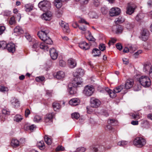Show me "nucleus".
<instances>
[{
  "mask_svg": "<svg viewBox=\"0 0 152 152\" xmlns=\"http://www.w3.org/2000/svg\"><path fill=\"white\" fill-rule=\"evenodd\" d=\"M124 85H120L114 89V91L116 93L120 92L124 88Z\"/></svg>",
  "mask_w": 152,
  "mask_h": 152,
  "instance_id": "33",
  "label": "nucleus"
},
{
  "mask_svg": "<svg viewBox=\"0 0 152 152\" xmlns=\"http://www.w3.org/2000/svg\"><path fill=\"white\" fill-rule=\"evenodd\" d=\"M107 122L108 124L115 125L116 124L117 122L115 119H110L108 120Z\"/></svg>",
  "mask_w": 152,
  "mask_h": 152,
  "instance_id": "40",
  "label": "nucleus"
},
{
  "mask_svg": "<svg viewBox=\"0 0 152 152\" xmlns=\"http://www.w3.org/2000/svg\"><path fill=\"white\" fill-rule=\"evenodd\" d=\"M34 7V5L32 4H27L24 6L25 10L26 12H29L33 10Z\"/></svg>",
  "mask_w": 152,
  "mask_h": 152,
  "instance_id": "20",
  "label": "nucleus"
},
{
  "mask_svg": "<svg viewBox=\"0 0 152 152\" xmlns=\"http://www.w3.org/2000/svg\"><path fill=\"white\" fill-rule=\"evenodd\" d=\"M12 105L15 108H17L20 106V102L18 99L15 98H13L11 100Z\"/></svg>",
  "mask_w": 152,
  "mask_h": 152,
  "instance_id": "17",
  "label": "nucleus"
},
{
  "mask_svg": "<svg viewBox=\"0 0 152 152\" xmlns=\"http://www.w3.org/2000/svg\"><path fill=\"white\" fill-rule=\"evenodd\" d=\"M64 148L62 146H58L56 148V151H63L64 150Z\"/></svg>",
  "mask_w": 152,
  "mask_h": 152,
  "instance_id": "53",
  "label": "nucleus"
},
{
  "mask_svg": "<svg viewBox=\"0 0 152 152\" xmlns=\"http://www.w3.org/2000/svg\"><path fill=\"white\" fill-rule=\"evenodd\" d=\"M37 146L40 149L44 148L45 145L43 141H41L39 142L37 144Z\"/></svg>",
  "mask_w": 152,
  "mask_h": 152,
  "instance_id": "42",
  "label": "nucleus"
},
{
  "mask_svg": "<svg viewBox=\"0 0 152 152\" xmlns=\"http://www.w3.org/2000/svg\"><path fill=\"white\" fill-rule=\"evenodd\" d=\"M38 6L43 11L45 12L48 11L51 7L50 2L44 0L40 2Z\"/></svg>",
  "mask_w": 152,
  "mask_h": 152,
  "instance_id": "2",
  "label": "nucleus"
},
{
  "mask_svg": "<svg viewBox=\"0 0 152 152\" xmlns=\"http://www.w3.org/2000/svg\"><path fill=\"white\" fill-rule=\"evenodd\" d=\"M116 46L117 49L121 50L122 49V46L120 43H118L116 44Z\"/></svg>",
  "mask_w": 152,
  "mask_h": 152,
  "instance_id": "57",
  "label": "nucleus"
},
{
  "mask_svg": "<svg viewBox=\"0 0 152 152\" xmlns=\"http://www.w3.org/2000/svg\"><path fill=\"white\" fill-rule=\"evenodd\" d=\"M22 117L19 115H15L14 118V120L15 121L17 122H19L21 121L22 119Z\"/></svg>",
  "mask_w": 152,
  "mask_h": 152,
  "instance_id": "37",
  "label": "nucleus"
},
{
  "mask_svg": "<svg viewBox=\"0 0 152 152\" xmlns=\"http://www.w3.org/2000/svg\"><path fill=\"white\" fill-rule=\"evenodd\" d=\"M41 119L42 118L40 117L39 115H37L35 116L34 118V122H38L41 120Z\"/></svg>",
  "mask_w": 152,
  "mask_h": 152,
  "instance_id": "51",
  "label": "nucleus"
},
{
  "mask_svg": "<svg viewBox=\"0 0 152 152\" xmlns=\"http://www.w3.org/2000/svg\"><path fill=\"white\" fill-rule=\"evenodd\" d=\"M82 79L79 77H74L72 83L68 85V91L70 94H74L77 93V88L82 84Z\"/></svg>",
  "mask_w": 152,
  "mask_h": 152,
  "instance_id": "1",
  "label": "nucleus"
},
{
  "mask_svg": "<svg viewBox=\"0 0 152 152\" xmlns=\"http://www.w3.org/2000/svg\"><path fill=\"white\" fill-rule=\"evenodd\" d=\"M126 27L128 29H130L133 27L132 25L130 23H128L126 24Z\"/></svg>",
  "mask_w": 152,
  "mask_h": 152,
  "instance_id": "63",
  "label": "nucleus"
},
{
  "mask_svg": "<svg viewBox=\"0 0 152 152\" xmlns=\"http://www.w3.org/2000/svg\"><path fill=\"white\" fill-rule=\"evenodd\" d=\"M59 64L60 66L64 67L66 65V62L63 60H60L59 61Z\"/></svg>",
  "mask_w": 152,
  "mask_h": 152,
  "instance_id": "55",
  "label": "nucleus"
},
{
  "mask_svg": "<svg viewBox=\"0 0 152 152\" xmlns=\"http://www.w3.org/2000/svg\"><path fill=\"white\" fill-rule=\"evenodd\" d=\"M30 113V111L28 109H26L25 111V116L26 117H27L29 115Z\"/></svg>",
  "mask_w": 152,
  "mask_h": 152,
  "instance_id": "61",
  "label": "nucleus"
},
{
  "mask_svg": "<svg viewBox=\"0 0 152 152\" xmlns=\"http://www.w3.org/2000/svg\"><path fill=\"white\" fill-rule=\"evenodd\" d=\"M11 145L13 147H16L19 145V141L15 139H13L11 142Z\"/></svg>",
  "mask_w": 152,
  "mask_h": 152,
  "instance_id": "32",
  "label": "nucleus"
},
{
  "mask_svg": "<svg viewBox=\"0 0 152 152\" xmlns=\"http://www.w3.org/2000/svg\"><path fill=\"white\" fill-rule=\"evenodd\" d=\"M143 15L142 13H140L136 16L135 19L137 21H139L143 18Z\"/></svg>",
  "mask_w": 152,
  "mask_h": 152,
  "instance_id": "45",
  "label": "nucleus"
},
{
  "mask_svg": "<svg viewBox=\"0 0 152 152\" xmlns=\"http://www.w3.org/2000/svg\"><path fill=\"white\" fill-rule=\"evenodd\" d=\"M59 23L62 28L64 32L68 33L69 32V29L68 23H65L62 20Z\"/></svg>",
  "mask_w": 152,
  "mask_h": 152,
  "instance_id": "11",
  "label": "nucleus"
},
{
  "mask_svg": "<svg viewBox=\"0 0 152 152\" xmlns=\"http://www.w3.org/2000/svg\"><path fill=\"white\" fill-rule=\"evenodd\" d=\"M23 31L21 27L16 26L14 29L13 34L15 35H19L23 33Z\"/></svg>",
  "mask_w": 152,
  "mask_h": 152,
  "instance_id": "16",
  "label": "nucleus"
},
{
  "mask_svg": "<svg viewBox=\"0 0 152 152\" xmlns=\"http://www.w3.org/2000/svg\"><path fill=\"white\" fill-rule=\"evenodd\" d=\"M86 34L88 35L87 36L86 38L89 41L92 42H94L96 40V39L91 35V33L89 31H88L86 33Z\"/></svg>",
  "mask_w": 152,
  "mask_h": 152,
  "instance_id": "25",
  "label": "nucleus"
},
{
  "mask_svg": "<svg viewBox=\"0 0 152 152\" xmlns=\"http://www.w3.org/2000/svg\"><path fill=\"white\" fill-rule=\"evenodd\" d=\"M128 144V142L126 141H121L118 142V145L121 146H124Z\"/></svg>",
  "mask_w": 152,
  "mask_h": 152,
  "instance_id": "44",
  "label": "nucleus"
},
{
  "mask_svg": "<svg viewBox=\"0 0 152 152\" xmlns=\"http://www.w3.org/2000/svg\"><path fill=\"white\" fill-rule=\"evenodd\" d=\"M25 36V37L26 38V39L28 40V41L29 42H31V41L32 40L31 37L29 34H26Z\"/></svg>",
  "mask_w": 152,
  "mask_h": 152,
  "instance_id": "52",
  "label": "nucleus"
},
{
  "mask_svg": "<svg viewBox=\"0 0 152 152\" xmlns=\"http://www.w3.org/2000/svg\"><path fill=\"white\" fill-rule=\"evenodd\" d=\"M62 2L60 0H55L54 1V5L57 8H61L62 5Z\"/></svg>",
  "mask_w": 152,
  "mask_h": 152,
  "instance_id": "29",
  "label": "nucleus"
},
{
  "mask_svg": "<svg viewBox=\"0 0 152 152\" xmlns=\"http://www.w3.org/2000/svg\"><path fill=\"white\" fill-rule=\"evenodd\" d=\"M92 53L94 54V57L99 56L101 54V51L97 48L93 49L92 51Z\"/></svg>",
  "mask_w": 152,
  "mask_h": 152,
  "instance_id": "30",
  "label": "nucleus"
},
{
  "mask_svg": "<svg viewBox=\"0 0 152 152\" xmlns=\"http://www.w3.org/2000/svg\"><path fill=\"white\" fill-rule=\"evenodd\" d=\"M46 39H47L43 40L44 42L41 43L40 45V48L42 49L48 50V47L46 44L51 45L53 43V41L48 37L46 38Z\"/></svg>",
  "mask_w": 152,
  "mask_h": 152,
  "instance_id": "6",
  "label": "nucleus"
},
{
  "mask_svg": "<svg viewBox=\"0 0 152 152\" xmlns=\"http://www.w3.org/2000/svg\"><path fill=\"white\" fill-rule=\"evenodd\" d=\"M5 29V27L4 26H0V35L4 32Z\"/></svg>",
  "mask_w": 152,
  "mask_h": 152,
  "instance_id": "58",
  "label": "nucleus"
},
{
  "mask_svg": "<svg viewBox=\"0 0 152 152\" xmlns=\"http://www.w3.org/2000/svg\"><path fill=\"white\" fill-rule=\"evenodd\" d=\"M68 62L71 68H73L76 66V63L74 59L70 58L68 60Z\"/></svg>",
  "mask_w": 152,
  "mask_h": 152,
  "instance_id": "26",
  "label": "nucleus"
},
{
  "mask_svg": "<svg viewBox=\"0 0 152 152\" xmlns=\"http://www.w3.org/2000/svg\"><path fill=\"white\" fill-rule=\"evenodd\" d=\"M33 42L34 43L32 46V48L35 49L38 48L41 43H39L37 41H35L34 40Z\"/></svg>",
  "mask_w": 152,
  "mask_h": 152,
  "instance_id": "36",
  "label": "nucleus"
},
{
  "mask_svg": "<svg viewBox=\"0 0 152 152\" xmlns=\"http://www.w3.org/2000/svg\"><path fill=\"white\" fill-rule=\"evenodd\" d=\"M90 0H80V3L82 5L87 4Z\"/></svg>",
  "mask_w": 152,
  "mask_h": 152,
  "instance_id": "54",
  "label": "nucleus"
},
{
  "mask_svg": "<svg viewBox=\"0 0 152 152\" xmlns=\"http://www.w3.org/2000/svg\"><path fill=\"white\" fill-rule=\"evenodd\" d=\"M140 83L145 87H149L151 84L150 79L147 76H141L139 79Z\"/></svg>",
  "mask_w": 152,
  "mask_h": 152,
  "instance_id": "3",
  "label": "nucleus"
},
{
  "mask_svg": "<svg viewBox=\"0 0 152 152\" xmlns=\"http://www.w3.org/2000/svg\"><path fill=\"white\" fill-rule=\"evenodd\" d=\"M64 72L62 71H59L57 72L55 77L57 79H61L64 78Z\"/></svg>",
  "mask_w": 152,
  "mask_h": 152,
  "instance_id": "27",
  "label": "nucleus"
},
{
  "mask_svg": "<svg viewBox=\"0 0 152 152\" xmlns=\"http://www.w3.org/2000/svg\"><path fill=\"white\" fill-rule=\"evenodd\" d=\"M105 90L109 94L110 97L114 98L116 96V93H117L114 92V91H112L108 88H105Z\"/></svg>",
  "mask_w": 152,
  "mask_h": 152,
  "instance_id": "22",
  "label": "nucleus"
},
{
  "mask_svg": "<svg viewBox=\"0 0 152 152\" xmlns=\"http://www.w3.org/2000/svg\"><path fill=\"white\" fill-rule=\"evenodd\" d=\"M116 40L114 39H112L110 41H109V42L108 43L109 46H110L111 44H113L116 42Z\"/></svg>",
  "mask_w": 152,
  "mask_h": 152,
  "instance_id": "62",
  "label": "nucleus"
},
{
  "mask_svg": "<svg viewBox=\"0 0 152 152\" xmlns=\"http://www.w3.org/2000/svg\"><path fill=\"white\" fill-rule=\"evenodd\" d=\"M124 21V18L120 16L118 18L115 19V22L116 24H120L123 22Z\"/></svg>",
  "mask_w": 152,
  "mask_h": 152,
  "instance_id": "31",
  "label": "nucleus"
},
{
  "mask_svg": "<svg viewBox=\"0 0 152 152\" xmlns=\"http://www.w3.org/2000/svg\"><path fill=\"white\" fill-rule=\"evenodd\" d=\"M45 141L48 145H50L52 143L51 139L48 137L47 135H45Z\"/></svg>",
  "mask_w": 152,
  "mask_h": 152,
  "instance_id": "38",
  "label": "nucleus"
},
{
  "mask_svg": "<svg viewBox=\"0 0 152 152\" xmlns=\"http://www.w3.org/2000/svg\"><path fill=\"white\" fill-rule=\"evenodd\" d=\"M143 70L146 73H148L152 70V65L150 62H146L144 65Z\"/></svg>",
  "mask_w": 152,
  "mask_h": 152,
  "instance_id": "10",
  "label": "nucleus"
},
{
  "mask_svg": "<svg viewBox=\"0 0 152 152\" xmlns=\"http://www.w3.org/2000/svg\"><path fill=\"white\" fill-rule=\"evenodd\" d=\"M86 150L85 148L80 147L77 148L75 152H84Z\"/></svg>",
  "mask_w": 152,
  "mask_h": 152,
  "instance_id": "46",
  "label": "nucleus"
},
{
  "mask_svg": "<svg viewBox=\"0 0 152 152\" xmlns=\"http://www.w3.org/2000/svg\"><path fill=\"white\" fill-rule=\"evenodd\" d=\"M136 8V7L134 5H128L126 8V13L129 15H131L134 12Z\"/></svg>",
  "mask_w": 152,
  "mask_h": 152,
  "instance_id": "18",
  "label": "nucleus"
},
{
  "mask_svg": "<svg viewBox=\"0 0 152 152\" xmlns=\"http://www.w3.org/2000/svg\"><path fill=\"white\" fill-rule=\"evenodd\" d=\"M15 23V18L14 16H12L10 18L9 20V23L10 25H13Z\"/></svg>",
  "mask_w": 152,
  "mask_h": 152,
  "instance_id": "50",
  "label": "nucleus"
},
{
  "mask_svg": "<svg viewBox=\"0 0 152 152\" xmlns=\"http://www.w3.org/2000/svg\"><path fill=\"white\" fill-rule=\"evenodd\" d=\"M45 79V77L43 76L37 77L35 78V80L37 82L42 81Z\"/></svg>",
  "mask_w": 152,
  "mask_h": 152,
  "instance_id": "47",
  "label": "nucleus"
},
{
  "mask_svg": "<svg viewBox=\"0 0 152 152\" xmlns=\"http://www.w3.org/2000/svg\"><path fill=\"white\" fill-rule=\"evenodd\" d=\"M80 100L77 98H73L71 99L69 101V104L71 105L76 106L80 103Z\"/></svg>",
  "mask_w": 152,
  "mask_h": 152,
  "instance_id": "21",
  "label": "nucleus"
},
{
  "mask_svg": "<svg viewBox=\"0 0 152 152\" xmlns=\"http://www.w3.org/2000/svg\"><path fill=\"white\" fill-rule=\"evenodd\" d=\"M101 11L102 12L103 14H106L107 12V8H106L105 7H102L101 9Z\"/></svg>",
  "mask_w": 152,
  "mask_h": 152,
  "instance_id": "56",
  "label": "nucleus"
},
{
  "mask_svg": "<svg viewBox=\"0 0 152 152\" xmlns=\"http://www.w3.org/2000/svg\"><path fill=\"white\" fill-rule=\"evenodd\" d=\"M133 83L132 80H127L125 84L124 88L129 89L132 87Z\"/></svg>",
  "mask_w": 152,
  "mask_h": 152,
  "instance_id": "24",
  "label": "nucleus"
},
{
  "mask_svg": "<svg viewBox=\"0 0 152 152\" xmlns=\"http://www.w3.org/2000/svg\"><path fill=\"white\" fill-rule=\"evenodd\" d=\"M15 45L12 43H10L7 44L6 49L9 52L13 53L15 50Z\"/></svg>",
  "mask_w": 152,
  "mask_h": 152,
  "instance_id": "15",
  "label": "nucleus"
},
{
  "mask_svg": "<svg viewBox=\"0 0 152 152\" xmlns=\"http://www.w3.org/2000/svg\"><path fill=\"white\" fill-rule=\"evenodd\" d=\"M80 115L78 113H74L71 115V117L73 119H77L80 117Z\"/></svg>",
  "mask_w": 152,
  "mask_h": 152,
  "instance_id": "41",
  "label": "nucleus"
},
{
  "mask_svg": "<svg viewBox=\"0 0 152 152\" xmlns=\"http://www.w3.org/2000/svg\"><path fill=\"white\" fill-rule=\"evenodd\" d=\"M121 11L120 9L117 7H114L111 9L110 10V15L111 16L118 15L120 14Z\"/></svg>",
  "mask_w": 152,
  "mask_h": 152,
  "instance_id": "9",
  "label": "nucleus"
},
{
  "mask_svg": "<svg viewBox=\"0 0 152 152\" xmlns=\"http://www.w3.org/2000/svg\"><path fill=\"white\" fill-rule=\"evenodd\" d=\"M131 116L132 118L137 119L140 118L139 115L138 113H132Z\"/></svg>",
  "mask_w": 152,
  "mask_h": 152,
  "instance_id": "49",
  "label": "nucleus"
},
{
  "mask_svg": "<svg viewBox=\"0 0 152 152\" xmlns=\"http://www.w3.org/2000/svg\"><path fill=\"white\" fill-rule=\"evenodd\" d=\"M133 143L136 146L141 148L146 144V141L142 137H137L133 140Z\"/></svg>",
  "mask_w": 152,
  "mask_h": 152,
  "instance_id": "5",
  "label": "nucleus"
},
{
  "mask_svg": "<svg viewBox=\"0 0 152 152\" xmlns=\"http://www.w3.org/2000/svg\"><path fill=\"white\" fill-rule=\"evenodd\" d=\"M99 48L101 51H104L105 49V46L104 44H101L99 45Z\"/></svg>",
  "mask_w": 152,
  "mask_h": 152,
  "instance_id": "48",
  "label": "nucleus"
},
{
  "mask_svg": "<svg viewBox=\"0 0 152 152\" xmlns=\"http://www.w3.org/2000/svg\"><path fill=\"white\" fill-rule=\"evenodd\" d=\"M0 89L1 91L2 92L7 91L8 90V89L7 88L2 86L0 87Z\"/></svg>",
  "mask_w": 152,
  "mask_h": 152,
  "instance_id": "64",
  "label": "nucleus"
},
{
  "mask_svg": "<svg viewBox=\"0 0 152 152\" xmlns=\"http://www.w3.org/2000/svg\"><path fill=\"white\" fill-rule=\"evenodd\" d=\"M79 46L84 50H88L89 48V45L85 41H82L79 43Z\"/></svg>",
  "mask_w": 152,
  "mask_h": 152,
  "instance_id": "19",
  "label": "nucleus"
},
{
  "mask_svg": "<svg viewBox=\"0 0 152 152\" xmlns=\"http://www.w3.org/2000/svg\"><path fill=\"white\" fill-rule=\"evenodd\" d=\"M53 107L54 110L56 111L59 109L61 107V105L60 104L56 102H53Z\"/></svg>",
  "mask_w": 152,
  "mask_h": 152,
  "instance_id": "34",
  "label": "nucleus"
},
{
  "mask_svg": "<svg viewBox=\"0 0 152 152\" xmlns=\"http://www.w3.org/2000/svg\"><path fill=\"white\" fill-rule=\"evenodd\" d=\"M53 115L52 114L49 113L47 114L45 117V122L46 123L52 122Z\"/></svg>",
  "mask_w": 152,
  "mask_h": 152,
  "instance_id": "23",
  "label": "nucleus"
},
{
  "mask_svg": "<svg viewBox=\"0 0 152 152\" xmlns=\"http://www.w3.org/2000/svg\"><path fill=\"white\" fill-rule=\"evenodd\" d=\"M49 52L50 57L52 59L55 60L57 59L58 56V53L54 48L51 49Z\"/></svg>",
  "mask_w": 152,
  "mask_h": 152,
  "instance_id": "14",
  "label": "nucleus"
},
{
  "mask_svg": "<svg viewBox=\"0 0 152 152\" xmlns=\"http://www.w3.org/2000/svg\"><path fill=\"white\" fill-rule=\"evenodd\" d=\"M7 43L5 41H0V48L2 50L5 49L6 48Z\"/></svg>",
  "mask_w": 152,
  "mask_h": 152,
  "instance_id": "35",
  "label": "nucleus"
},
{
  "mask_svg": "<svg viewBox=\"0 0 152 152\" xmlns=\"http://www.w3.org/2000/svg\"><path fill=\"white\" fill-rule=\"evenodd\" d=\"M90 106L92 107L97 108L101 104V102L98 99L92 97L90 99Z\"/></svg>",
  "mask_w": 152,
  "mask_h": 152,
  "instance_id": "8",
  "label": "nucleus"
},
{
  "mask_svg": "<svg viewBox=\"0 0 152 152\" xmlns=\"http://www.w3.org/2000/svg\"><path fill=\"white\" fill-rule=\"evenodd\" d=\"M11 11L6 10L4 12L3 15L4 16H8L10 14Z\"/></svg>",
  "mask_w": 152,
  "mask_h": 152,
  "instance_id": "59",
  "label": "nucleus"
},
{
  "mask_svg": "<svg viewBox=\"0 0 152 152\" xmlns=\"http://www.w3.org/2000/svg\"><path fill=\"white\" fill-rule=\"evenodd\" d=\"M43 13L41 16V18L42 19L45 20H50L51 19V17L52 15L51 12L48 11Z\"/></svg>",
  "mask_w": 152,
  "mask_h": 152,
  "instance_id": "13",
  "label": "nucleus"
},
{
  "mask_svg": "<svg viewBox=\"0 0 152 152\" xmlns=\"http://www.w3.org/2000/svg\"><path fill=\"white\" fill-rule=\"evenodd\" d=\"M77 73L78 74L77 75V76L75 77H80L81 79V78L80 77V76H83L84 74V72L83 71V70L81 69H79L78 72H77ZM81 79H82L81 78ZM82 81L83 82V81L82 80Z\"/></svg>",
  "mask_w": 152,
  "mask_h": 152,
  "instance_id": "39",
  "label": "nucleus"
},
{
  "mask_svg": "<svg viewBox=\"0 0 152 152\" xmlns=\"http://www.w3.org/2000/svg\"><path fill=\"white\" fill-rule=\"evenodd\" d=\"M91 152H98V146L93 145L91 147Z\"/></svg>",
  "mask_w": 152,
  "mask_h": 152,
  "instance_id": "43",
  "label": "nucleus"
},
{
  "mask_svg": "<svg viewBox=\"0 0 152 152\" xmlns=\"http://www.w3.org/2000/svg\"><path fill=\"white\" fill-rule=\"evenodd\" d=\"M149 32L146 29H143L141 33V39L144 41L146 40L148 38Z\"/></svg>",
  "mask_w": 152,
  "mask_h": 152,
  "instance_id": "12",
  "label": "nucleus"
},
{
  "mask_svg": "<svg viewBox=\"0 0 152 152\" xmlns=\"http://www.w3.org/2000/svg\"><path fill=\"white\" fill-rule=\"evenodd\" d=\"M49 31L48 30H42L39 31L37 33V35L39 38L42 41L47 39L46 38L48 37V34Z\"/></svg>",
  "mask_w": 152,
  "mask_h": 152,
  "instance_id": "7",
  "label": "nucleus"
},
{
  "mask_svg": "<svg viewBox=\"0 0 152 152\" xmlns=\"http://www.w3.org/2000/svg\"><path fill=\"white\" fill-rule=\"evenodd\" d=\"M2 113L4 115H9L10 112L7 110V109H4L2 110Z\"/></svg>",
  "mask_w": 152,
  "mask_h": 152,
  "instance_id": "60",
  "label": "nucleus"
},
{
  "mask_svg": "<svg viewBox=\"0 0 152 152\" xmlns=\"http://www.w3.org/2000/svg\"><path fill=\"white\" fill-rule=\"evenodd\" d=\"M94 88L92 85H87L85 86L83 91V94L87 96H91L94 93Z\"/></svg>",
  "mask_w": 152,
  "mask_h": 152,
  "instance_id": "4",
  "label": "nucleus"
},
{
  "mask_svg": "<svg viewBox=\"0 0 152 152\" xmlns=\"http://www.w3.org/2000/svg\"><path fill=\"white\" fill-rule=\"evenodd\" d=\"M115 27V33L117 34L122 33L123 31V28L121 26L118 25L115 26L113 28Z\"/></svg>",
  "mask_w": 152,
  "mask_h": 152,
  "instance_id": "28",
  "label": "nucleus"
}]
</instances>
